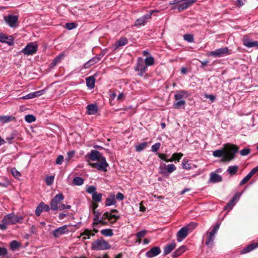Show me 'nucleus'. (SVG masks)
<instances>
[{
  "mask_svg": "<svg viewBox=\"0 0 258 258\" xmlns=\"http://www.w3.org/2000/svg\"><path fill=\"white\" fill-rule=\"evenodd\" d=\"M238 150V148L236 145L227 143L224 145L223 149L213 151V155L215 157H223L222 161L229 162L234 159Z\"/></svg>",
  "mask_w": 258,
  "mask_h": 258,
  "instance_id": "1",
  "label": "nucleus"
},
{
  "mask_svg": "<svg viewBox=\"0 0 258 258\" xmlns=\"http://www.w3.org/2000/svg\"><path fill=\"white\" fill-rule=\"evenodd\" d=\"M197 0H172L169 4L172 6V10L177 9L179 12H182L191 7Z\"/></svg>",
  "mask_w": 258,
  "mask_h": 258,
  "instance_id": "2",
  "label": "nucleus"
},
{
  "mask_svg": "<svg viewBox=\"0 0 258 258\" xmlns=\"http://www.w3.org/2000/svg\"><path fill=\"white\" fill-rule=\"evenodd\" d=\"M197 226L198 223L191 222L185 226L182 227L176 234L177 241H182L187 236L188 233L191 232Z\"/></svg>",
  "mask_w": 258,
  "mask_h": 258,
  "instance_id": "3",
  "label": "nucleus"
},
{
  "mask_svg": "<svg viewBox=\"0 0 258 258\" xmlns=\"http://www.w3.org/2000/svg\"><path fill=\"white\" fill-rule=\"evenodd\" d=\"M23 219V216H18L14 213H11L4 216L2 220V222L5 223L8 226L9 225L20 223L22 222Z\"/></svg>",
  "mask_w": 258,
  "mask_h": 258,
  "instance_id": "4",
  "label": "nucleus"
},
{
  "mask_svg": "<svg viewBox=\"0 0 258 258\" xmlns=\"http://www.w3.org/2000/svg\"><path fill=\"white\" fill-rule=\"evenodd\" d=\"M110 248L111 245L102 238L97 239L91 244V248L93 250H107Z\"/></svg>",
  "mask_w": 258,
  "mask_h": 258,
  "instance_id": "5",
  "label": "nucleus"
},
{
  "mask_svg": "<svg viewBox=\"0 0 258 258\" xmlns=\"http://www.w3.org/2000/svg\"><path fill=\"white\" fill-rule=\"evenodd\" d=\"M148 67L145 63L144 60L142 57L137 58L136 64L134 67V70L137 72L138 75L140 77H143L147 71Z\"/></svg>",
  "mask_w": 258,
  "mask_h": 258,
  "instance_id": "6",
  "label": "nucleus"
},
{
  "mask_svg": "<svg viewBox=\"0 0 258 258\" xmlns=\"http://www.w3.org/2000/svg\"><path fill=\"white\" fill-rule=\"evenodd\" d=\"M88 163L89 165L92 167L103 172H106L109 166V164L104 157H103L95 163H90L89 162Z\"/></svg>",
  "mask_w": 258,
  "mask_h": 258,
  "instance_id": "7",
  "label": "nucleus"
},
{
  "mask_svg": "<svg viewBox=\"0 0 258 258\" xmlns=\"http://www.w3.org/2000/svg\"><path fill=\"white\" fill-rule=\"evenodd\" d=\"M156 10H151L149 13L144 15L142 17L138 19L135 22L134 25L136 27H140L142 25H145L149 20L151 19L152 15L154 12H157Z\"/></svg>",
  "mask_w": 258,
  "mask_h": 258,
  "instance_id": "8",
  "label": "nucleus"
},
{
  "mask_svg": "<svg viewBox=\"0 0 258 258\" xmlns=\"http://www.w3.org/2000/svg\"><path fill=\"white\" fill-rule=\"evenodd\" d=\"M38 45L36 42L28 43L21 52L27 55H33L35 53L37 50Z\"/></svg>",
  "mask_w": 258,
  "mask_h": 258,
  "instance_id": "9",
  "label": "nucleus"
},
{
  "mask_svg": "<svg viewBox=\"0 0 258 258\" xmlns=\"http://www.w3.org/2000/svg\"><path fill=\"white\" fill-rule=\"evenodd\" d=\"M230 53L228 51V48L226 47L216 49L215 51H210L207 54V55L208 56L219 57L228 55Z\"/></svg>",
  "mask_w": 258,
  "mask_h": 258,
  "instance_id": "10",
  "label": "nucleus"
},
{
  "mask_svg": "<svg viewBox=\"0 0 258 258\" xmlns=\"http://www.w3.org/2000/svg\"><path fill=\"white\" fill-rule=\"evenodd\" d=\"M103 156L102 154L97 150H92L86 156V158L93 161H97Z\"/></svg>",
  "mask_w": 258,
  "mask_h": 258,
  "instance_id": "11",
  "label": "nucleus"
},
{
  "mask_svg": "<svg viewBox=\"0 0 258 258\" xmlns=\"http://www.w3.org/2000/svg\"><path fill=\"white\" fill-rule=\"evenodd\" d=\"M241 194L237 192H236L232 199L227 204L226 206L224 208L225 211L227 212L230 211L234 207L235 203L239 200Z\"/></svg>",
  "mask_w": 258,
  "mask_h": 258,
  "instance_id": "12",
  "label": "nucleus"
},
{
  "mask_svg": "<svg viewBox=\"0 0 258 258\" xmlns=\"http://www.w3.org/2000/svg\"><path fill=\"white\" fill-rule=\"evenodd\" d=\"M63 199L64 197L62 194L56 195L51 201V209L53 210H57L58 205Z\"/></svg>",
  "mask_w": 258,
  "mask_h": 258,
  "instance_id": "13",
  "label": "nucleus"
},
{
  "mask_svg": "<svg viewBox=\"0 0 258 258\" xmlns=\"http://www.w3.org/2000/svg\"><path fill=\"white\" fill-rule=\"evenodd\" d=\"M102 56L103 54L100 53L99 54L97 55L95 57L91 58L84 64V68L86 69H88L91 66L97 63L101 60Z\"/></svg>",
  "mask_w": 258,
  "mask_h": 258,
  "instance_id": "14",
  "label": "nucleus"
},
{
  "mask_svg": "<svg viewBox=\"0 0 258 258\" xmlns=\"http://www.w3.org/2000/svg\"><path fill=\"white\" fill-rule=\"evenodd\" d=\"M5 22L11 27H15L18 20V18L16 16L9 15L4 17Z\"/></svg>",
  "mask_w": 258,
  "mask_h": 258,
  "instance_id": "15",
  "label": "nucleus"
},
{
  "mask_svg": "<svg viewBox=\"0 0 258 258\" xmlns=\"http://www.w3.org/2000/svg\"><path fill=\"white\" fill-rule=\"evenodd\" d=\"M69 231L68 226L65 225L54 230L52 232V234L55 237L57 238L62 235L68 233Z\"/></svg>",
  "mask_w": 258,
  "mask_h": 258,
  "instance_id": "16",
  "label": "nucleus"
},
{
  "mask_svg": "<svg viewBox=\"0 0 258 258\" xmlns=\"http://www.w3.org/2000/svg\"><path fill=\"white\" fill-rule=\"evenodd\" d=\"M242 42L243 44L248 48H251L253 47H258V41H252L251 39L248 38L246 35L244 36L243 37Z\"/></svg>",
  "mask_w": 258,
  "mask_h": 258,
  "instance_id": "17",
  "label": "nucleus"
},
{
  "mask_svg": "<svg viewBox=\"0 0 258 258\" xmlns=\"http://www.w3.org/2000/svg\"><path fill=\"white\" fill-rule=\"evenodd\" d=\"M128 39L125 37H122L112 45V47L114 51H116L119 47L124 46L127 44Z\"/></svg>",
  "mask_w": 258,
  "mask_h": 258,
  "instance_id": "18",
  "label": "nucleus"
},
{
  "mask_svg": "<svg viewBox=\"0 0 258 258\" xmlns=\"http://www.w3.org/2000/svg\"><path fill=\"white\" fill-rule=\"evenodd\" d=\"M161 252V249L159 246H155L151 248L149 251L146 252V256L148 258H152L159 254Z\"/></svg>",
  "mask_w": 258,
  "mask_h": 258,
  "instance_id": "19",
  "label": "nucleus"
},
{
  "mask_svg": "<svg viewBox=\"0 0 258 258\" xmlns=\"http://www.w3.org/2000/svg\"><path fill=\"white\" fill-rule=\"evenodd\" d=\"M103 218H106L110 221L111 224H114L120 218V217L119 216L113 215L109 212H106L103 214Z\"/></svg>",
  "mask_w": 258,
  "mask_h": 258,
  "instance_id": "20",
  "label": "nucleus"
},
{
  "mask_svg": "<svg viewBox=\"0 0 258 258\" xmlns=\"http://www.w3.org/2000/svg\"><path fill=\"white\" fill-rule=\"evenodd\" d=\"M189 95L190 94L187 91L184 90L178 91L174 95V99L175 100H183L182 98H187Z\"/></svg>",
  "mask_w": 258,
  "mask_h": 258,
  "instance_id": "21",
  "label": "nucleus"
},
{
  "mask_svg": "<svg viewBox=\"0 0 258 258\" xmlns=\"http://www.w3.org/2000/svg\"><path fill=\"white\" fill-rule=\"evenodd\" d=\"M86 113L88 115L95 114L98 110V107L96 104H90L86 106Z\"/></svg>",
  "mask_w": 258,
  "mask_h": 258,
  "instance_id": "22",
  "label": "nucleus"
},
{
  "mask_svg": "<svg viewBox=\"0 0 258 258\" xmlns=\"http://www.w3.org/2000/svg\"><path fill=\"white\" fill-rule=\"evenodd\" d=\"M257 247H258V241L256 242H253L248 245L241 250V253L244 254L249 252Z\"/></svg>",
  "mask_w": 258,
  "mask_h": 258,
  "instance_id": "23",
  "label": "nucleus"
},
{
  "mask_svg": "<svg viewBox=\"0 0 258 258\" xmlns=\"http://www.w3.org/2000/svg\"><path fill=\"white\" fill-rule=\"evenodd\" d=\"M45 91V90H41L40 91H36L34 92H32L30 93H29L28 94L23 96L22 97L23 99H32L36 97L40 96L42 95Z\"/></svg>",
  "mask_w": 258,
  "mask_h": 258,
  "instance_id": "24",
  "label": "nucleus"
},
{
  "mask_svg": "<svg viewBox=\"0 0 258 258\" xmlns=\"http://www.w3.org/2000/svg\"><path fill=\"white\" fill-rule=\"evenodd\" d=\"M0 42L5 43L9 45H12L14 43L13 39L12 36H8L6 34H0Z\"/></svg>",
  "mask_w": 258,
  "mask_h": 258,
  "instance_id": "25",
  "label": "nucleus"
},
{
  "mask_svg": "<svg viewBox=\"0 0 258 258\" xmlns=\"http://www.w3.org/2000/svg\"><path fill=\"white\" fill-rule=\"evenodd\" d=\"M43 211H48V206L42 202L37 206L35 210V214L37 216H39Z\"/></svg>",
  "mask_w": 258,
  "mask_h": 258,
  "instance_id": "26",
  "label": "nucleus"
},
{
  "mask_svg": "<svg viewBox=\"0 0 258 258\" xmlns=\"http://www.w3.org/2000/svg\"><path fill=\"white\" fill-rule=\"evenodd\" d=\"M182 166L185 170H190L197 168L196 165L189 163V161L185 159H184L182 161Z\"/></svg>",
  "mask_w": 258,
  "mask_h": 258,
  "instance_id": "27",
  "label": "nucleus"
},
{
  "mask_svg": "<svg viewBox=\"0 0 258 258\" xmlns=\"http://www.w3.org/2000/svg\"><path fill=\"white\" fill-rule=\"evenodd\" d=\"M116 203L115 200V197L113 194H110L109 196L106 198L105 205V206H110L111 205H114Z\"/></svg>",
  "mask_w": 258,
  "mask_h": 258,
  "instance_id": "28",
  "label": "nucleus"
},
{
  "mask_svg": "<svg viewBox=\"0 0 258 258\" xmlns=\"http://www.w3.org/2000/svg\"><path fill=\"white\" fill-rule=\"evenodd\" d=\"M222 180V177L220 175L215 173V172H211L210 173V177L209 181L212 183L220 182Z\"/></svg>",
  "mask_w": 258,
  "mask_h": 258,
  "instance_id": "29",
  "label": "nucleus"
},
{
  "mask_svg": "<svg viewBox=\"0 0 258 258\" xmlns=\"http://www.w3.org/2000/svg\"><path fill=\"white\" fill-rule=\"evenodd\" d=\"M176 247V243L173 242L165 245L164 247V255H166L170 253Z\"/></svg>",
  "mask_w": 258,
  "mask_h": 258,
  "instance_id": "30",
  "label": "nucleus"
},
{
  "mask_svg": "<svg viewBox=\"0 0 258 258\" xmlns=\"http://www.w3.org/2000/svg\"><path fill=\"white\" fill-rule=\"evenodd\" d=\"M86 85L90 89H92L95 87V78L94 76H90L86 79Z\"/></svg>",
  "mask_w": 258,
  "mask_h": 258,
  "instance_id": "31",
  "label": "nucleus"
},
{
  "mask_svg": "<svg viewBox=\"0 0 258 258\" xmlns=\"http://www.w3.org/2000/svg\"><path fill=\"white\" fill-rule=\"evenodd\" d=\"M64 54L63 52H61L58 55H57L52 61L50 66V68H53L55 67L57 64L60 62L61 60L64 58Z\"/></svg>",
  "mask_w": 258,
  "mask_h": 258,
  "instance_id": "32",
  "label": "nucleus"
},
{
  "mask_svg": "<svg viewBox=\"0 0 258 258\" xmlns=\"http://www.w3.org/2000/svg\"><path fill=\"white\" fill-rule=\"evenodd\" d=\"M207 237L205 242V244L209 247H212L213 246L215 236L213 235V234H210L207 232Z\"/></svg>",
  "mask_w": 258,
  "mask_h": 258,
  "instance_id": "33",
  "label": "nucleus"
},
{
  "mask_svg": "<svg viewBox=\"0 0 258 258\" xmlns=\"http://www.w3.org/2000/svg\"><path fill=\"white\" fill-rule=\"evenodd\" d=\"M186 250V246L182 245L177 249L172 254L173 257H177Z\"/></svg>",
  "mask_w": 258,
  "mask_h": 258,
  "instance_id": "34",
  "label": "nucleus"
},
{
  "mask_svg": "<svg viewBox=\"0 0 258 258\" xmlns=\"http://www.w3.org/2000/svg\"><path fill=\"white\" fill-rule=\"evenodd\" d=\"M15 119V117L11 115L0 116V122L5 123Z\"/></svg>",
  "mask_w": 258,
  "mask_h": 258,
  "instance_id": "35",
  "label": "nucleus"
},
{
  "mask_svg": "<svg viewBox=\"0 0 258 258\" xmlns=\"http://www.w3.org/2000/svg\"><path fill=\"white\" fill-rule=\"evenodd\" d=\"M182 156V153H175L172 154L171 158L169 159V162H173L174 161H177L178 162H179Z\"/></svg>",
  "mask_w": 258,
  "mask_h": 258,
  "instance_id": "36",
  "label": "nucleus"
},
{
  "mask_svg": "<svg viewBox=\"0 0 258 258\" xmlns=\"http://www.w3.org/2000/svg\"><path fill=\"white\" fill-rule=\"evenodd\" d=\"M238 167L237 165L230 166L227 171L230 175H235L238 171Z\"/></svg>",
  "mask_w": 258,
  "mask_h": 258,
  "instance_id": "37",
  "label": "nucleus"
},
{
  "mask_svg": "<svg viewBox=\"0 0 258 258\" xmlns=\"http://www.w3.org/2000/svg\"><path fill=\"white\" fill-rule=\"evenodd\" d=\"M94 233H92L91 230L88 229H85L83 232L81 233V236H86L87 237L84 236L83 237V240H86L87 239H89L90 236H94Z\"/></svg>",
  "mask_w": 258,
  "mask_h": 258,
  "instance_id": "38",
  "label": "nucleus"
},
{
  "mask_svg": "<svg viewBox=\"0 0 258 258\" xmlns=\"http://www.w3.org/2000/svg\"><path fill=\"white\" fill-rule=\"evenodd\" d=\"M144 60L145 63H146V65L147 67L149 66H152L155 63V59L152 56L147 57Z\"/></svg>",
  "mask_w": 258,
  "mask_h": 258,
  "instance_id": "39",
  "label": "nucleus"
},
{
  "mask_svg": "<svg viewBox=\"0 0 258 258\" xmlns=\"http://www.w3.org/2000/svg\"><path fill=\"white\" fill-rule=\"evenodd\" d=\"M102 194L101 193L98 194L96 191L92 195V199L94 202H100L102 200Z\"/></svg>",
  "mask_w": 258,
  "mask_h": 258,
  "instance_id": "40",
  "label": "nucleus"
},
{
  "mask_svg": "<svg viewBox=\"0 0 258 258\" xmlns=\"http://www.w3.org/2000/svg\"><path fill=\"white\" fill-rule=\"evenodd\" d=\"M21 243L16 240H13L10 243L11 248L13 250H16L21 246Z\"/></svg>",
  "mask_w": 258,
  "mask_h": 258,
  "instance_id": "41",
  "label": "nucleus"
},
{
  "mask_svg": "<svg viewBox=\"0 0 258 258\" xmlns=\"http://www.w3.org/2000/svg\"><path fill=\"white\" fill-rule=\"evenodd\" d=\"M100 233L105 236H112L113 235L112 230L111 229H104L101 230Z\"/></svg>",
  "mask_w": 258,
  "mask_h": 258,
  "instance_id": "42",
  "label": "nucleus"
},
{
  "mask_svg": "<svg viewBox=\"0 0 258 258\" xmlns=\"http://www.w3.org/2000/svg\"><path fill=\"white\" fill-rule=\"evenodd\" d=\"M176 102L173 103V107L174 108L179 109L182 107H184L185 105V101L184 100H177Z\"/></svg>",
  "mask_w": 258,
  "mask_h": 258,
  "instance_id": "43",
  "label": "nucleus"
},
{
  "mask_svg": "<svg viewBox=\"0 0 258 258\" xmlns=\"http://www.w3.org/2000/svg\"><path fill=\"white\" fill-rule=\"evenodd\" d=\"M73 183L76 185H81L84 183V179L80 177H76L73 180Z\"/></svg>",
  "mask_w": 258,
  "mask_h": 258,
  "instance_id": "44",
  "label": "nucleus"
},
{
  "mask_svg": "<svg viewBox=\"0 0 258 258\" xmlns=\"http://www.w3.org/2000/svg\"><path fill=\"white\" fill-rule=\"evenodd\" d=\"M147 142H143L135 146L136 150L137 152H141L145 149L147 146Z\"/></svg>",
  "mask_w": 258,
  "mask_h": 258,
  "instance_id": "45",
  "label": "nucleus"
},
{
  "mask_svg": "<svg viewBox=\"0 0 258 258\" xmlns=\"http://www.w3.org/2000/svg\"><path fill=\"white\" fill-rule=\"evenodd\" d=\"M253 174L250 171L247 174V175L244 177L243 179L240 182V185H243L245 184L253 176Z\"/></svg>",
  "mask_w": 258,
  "mask_h": 258,
  "instance_id": "46",
  "label": "nucleus"
},
{
  "mask_svg": "<svg viewBox=\"0 0 258 258\" xmlns=\"http://www.w3.org/2000/svg\"><path fill=\"white\" fill-rule=\"evenodd\" d=\"M183 39L188 42H193L194 41V37L192 34H186L183 35Z\"/></svg>",
  "mask_w": 258,
  "mask_h": 258,
  "instance_id": "47",
  "label": "nucleus"
},
{
  "mask_svg": "<svg viewBox=\"0 0 258 258\" xmlns=\"http://www.w3.org/2000/svg\"><path fill=\"white\" fill-rule=\"evenodd\" d=\"M167 172L168 174H170L176 169V166L173 164L166 165Z\"/></svg>",
  "mask_w": 258,
  "mask_h": 258,
  "instance_id": "48",
  "label": "nucleus"
},
{
  "mask_svg": "<svg viewBox=\"0 0 258 258\" xmlns=\"http://www.w3.org/2000/svg\"><path fill=\"white\" fill-rule=\"evenodd\" d=\"M25 119L27 122L31 123L35 121L36 117L33 115L29 114L25 116Z\"/></svg>",
  "mask_w": 258,
  "mask_h": 258,
  "instance_id": "49",
  "label": "nucleus"
},
{
  "mask_svg": "<svg viewBox=\"0 0 258 258\" xmlns=\"http://www.w3.org/2000/svg\"><path fill=\"white\" fill-rule=\"evenodd\" d=\"M77 27V24L75 23H68L66 24V28L68 30H72Z\"/></svg>",
  "mask_w": 258,
  "mask_h": 258,
  "instance_id": "50",
  "label": "nucleus"
},
{
  "mask_svg": "<svg viewBox=\"0 0 258 258\" xmlns=\"http://www.w3.org/2000/svg\"><path fill=\"white\" fill-rule=\"evenodd\" d=\"M156 154L158 155V156L162 160L165 161V162H169V159L167 158V155L165 154H162L159 152H157Z\"/></svg>",
  "mask_w": 258,
  "mask_h": 258,
  "instance_id": "51",
  "label": "nucleus"
},
{
  "mask_svg": "<svg viewBox=\"0 0 258 258\" xmlns=\"http://www.w3.org/2000/svg\"><path fill=\"white\" fill-rule=\"evenodd\" d=\"M86 191L92 195L96 192V188L93 185L89 186L87 187Z\"/></svg>",
  "mask_w": 258,
  "mask_h": 258,
  "instance_id": "52",
  "label": "nucleus"
},
{
  "mask_svg": "<svg viewBox=\"0 0 258 258\" xmlns=\"http://www.w3.org/2000/svg\"><path fill=\"white\" fill-rule=\"evenodd\" d=\"M161 147L160 143H157L153 145L151 147V151L153 152H157Z\"/></svg>",
  "mask_w": 258,
  "mask_h": 258,
  "instance_id": "53",
  "label": "nucleus"
},
{
  "mask_svg": "<svg viewBox=\"0 0 258 258\" xmlns=\"http://www.w3.org/2000/svg\"><path fill=\"white\" fill-rule=\"evenodd\" d=\"M101 222H102V217L101 218H93V222L92 223V227H96L97 225L100 224Z\"/></svg>",
  "mask_w": 258,
  "mask_h": 258,
  "instance_id": "54",
  "label": "nucleus"
},
{
  "mask_svg": "<svg viewBox=\"0 0 258 258\" xmlns=\"http://www.w3.org/2000/svg\"><path fill=\"white\" fill-rule=\"evenodd\" d=\"M146 233V230H143L137 233L136 236L138 239H140L141 238L144 237L145 236Z\"/></svg>",
  "mask_w": 258,
  "mask_h": 258,
  "instance_id": "55",
  "label": "nucleus"
},
{
  "mask_svg": "<svg viewBox=\"0 0 258 258\" xmlns=\"http://www.w3.org/2000/svg\"><path fill=\"white\" fill-rule=\"evenodd\" d=\"M220 225V223H217L214 226V227L213 228V229L212 230V231L211 232H209V233L213 234V235L215 236V234L217 233L218 230L219 228ZM208 232L209 233V232Z\"/></svg>",
  "mask_w": 258,
  "mask_h": 258,
  "instance_id": "56",
  "label": "nucleus"
},
{
  "mask_svg": "<svg viewBox=\"0 0 258 258\" xmlns=\"http://www.w3.org/2000/svg\"><path fill=\"white\" fill-rule=\"evenodd\" d=\"M159 173L162 174H166L167 173V169L166 167V164H164L163 165H160L159 166Z\"/></svg>",
  "mask_w": 258,
  "mask_h": 258,
  "instance_id": "57",
  "label": "nucleus"
},
{
  "mask_svg": "<svg viewBox=\"0 0 258 258\" xmlns=\"http://www.w3.org/2000/svg\"><path fill=\"white\" fill-rule=\"evenodd\" d=\"M12 174L16 178H19L21 176L20 173L15 168L12 169Z\"/></svg>",
  "mask_w": 258,
  "mask_h": 258,
  "instance_id": "58",
  "label": "nucleus"
},
{
  "mask_svg": "<svg viewBox=\"0 0 258 258\" xmlns=\"http://www.w3.org/2000/svg\"><path fill=\"white\" fill-rule=\"evenodd\" d=\"M250 153V149L249 148H244L240 151V153L242 156H246Z\"/></svg>",
  "mask_w": 258,
  "mask_h": 258,
  "instance_id": "59",
  "label": "nucleus"
},
{
  "mask_svg": "<svg viewBox=\"0 0 258 258\" xmlns=\"http://www.w3.org/2000/svg\"><path fill=\"white\" fill-rule=\"evenodd\" d=\"M63 161V156L62 155H59L58 156L56 160V164L58 165H61Z\"/></svg>",
  "mask_w": 258,
  "mask_h": 258,
  "instance_id": "60",
  "label": "nucleus"
},
{
  "mask_svg": "<svg viewBox=\"0 0 258 258\" xmlns=\"http://www.w3.org/2000/svg\"><path fill=\"white\" fill-rule=\"evenodd\" d=\"M205 98H208L210 100V101L213 102H214L215 99H216V97L214 95H212V94H205Z\"/></svg>",
  "mask_w": 258,
  "mask_h": 258,
  "instance_id": "61",
  "label": "nucleus"
},
{
  "mask_svg": "<svg viewBox=\"0 0 258 258\" xmlns=\"http://www.w3.org/2000/svg\"><path fill=\"white\" fill-rule=\"evenodd\" d=\"M7 253V250L6 248L4 247H0V256H5Z\"/></svg>",
  "mask_w": 258,
  "mask_h": 258,
  "instance_id": "62",
  "label": "nucleus"
},
{
  "mask_svg": "<svg viewBox=\"0 0 258 258\" xmlns=\"http://www.w3.org/2000/svg\"><path fill=\"white\" fill-rule=\"evenodd\" d=\"M116 198L118 201H122L124 199V196L121 192H118L116 196Z\"/></svg>",
  "mask_w": 258,
  "mask_h": 258,
  "instance_id": "63",
  "label": "nucleus"
},
{
  "mask_svg": "<svg viewBox=\"0 0 258 258\" xmlns=\"http://www.w3.org/2000/svg\"><path fill=\"white\" fill-rule=\"evenodd\" d=\"M75 154V152L74 150L71 151L69 152H68V160L69 161L71 158H72L73 157H74V155Z\"/></svg>",
  "mask_w": 258,
  "mask_h": 258,
  "instance_id": "64",
  "label": "nucleus"
}]
</instances>
